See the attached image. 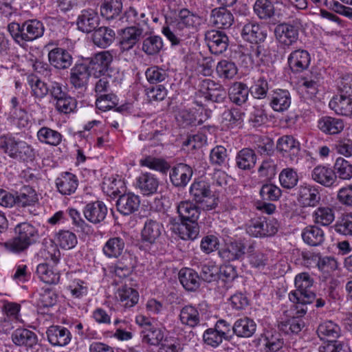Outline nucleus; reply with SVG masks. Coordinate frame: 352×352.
Segmentation results:
<instances>
[{"label": "nucleus", "mask_w": 352, "mask_h": 352, "mask_svg": "<svg viewBox=\"0 0 352 352\" xmlns=\"http://www.w3.org/2000/svg\"><path fill=\"white\" fill-rule=\"evenodd\" d=\"M256 324L254 321L249 318L238 319L232 327L233 332L241 338H250L255 332Z\"/></svg>", "instance_id": "79ce46f5"}, {"label": "nucleus", "mask_w": 352, "mask_h": 352, "mask_svg": "<svg viewBox=\"0 0 352 352\" xmlns=\"http://www.w3.org/2000/svg\"><path fill=\"white\" fill-rule=\"evenodd\" d=\"M107 212V207L100 201L89 202L85 205L83 209L85 219L94 224L102 221L105 219Z\"/></svg>", "instance_id": "ddd939ff"}, {"label": "nucleus", "mask_w": 352, "mask_h": 352, "mask_svg": "<svg viewBox=\"0 0 352 352\" xmlns=\"http://www.w3.org/2000/svg\"><path fill=\"white\" fill-rule=\"evenodd\" d=\"M58 191L63 195H70L75 192L78 186L77 177L69 172L62 173L56 179Z\"/></svg>", "instance_id": "b1692460"}, {"label": "nucleus", "mask_w": 352, "mask_h": 352, "mask_svg": "<svg viewBox=\"0 0 352 352\" xmlns=\"http://www.w3.org/2000/svg\"><path fill=\"white\" fill-rule=\"evenodd\" d=\"M241 35L245 40L256 44L264 41L267 36L266 32L258 24L253 23L243 26Z\"/></svg>", "instance_id": "58836bf2"}, {"label": "nucleus", "mask_w": 352, "mask_h": 352, "mask_svg": "<svg viewBox=\"0 0 352 352\" xmlns=\"http://www.w3.org/2000/svg\"><path fill=\"white\" fill-rule=\"evenodd\" d=\"M142 27L131 25L118 32L119 45L122 51L131 49L142 37Z\"/></svg>", "instance_id": "1a4fd4ad"}, {"label": "nucleus", "mask_w": 352, "mask_h": 352, "mask_svg": "<svg viewBox=\"0 0 352 352\" xmlns=\"http://www.w3.org/2000/svg\"><path fill=\"white\" fill-rule=\"evenodd\" d=\"M46 335L49 342L54 346H65L72 339L68 329L58 325H52L47 329Z\"/></svg>", "instance_id": "4468645a"}, {"label": "nucleus", "mask_w": 352, "mask_h": 352, "mask_svg": "<svg viewBox=\"0 0 352 352\" xmlns=\"http://www.w3.org/2000/svg\"><path fill=\"white\" fill-rule=\"evenodd\" d=\"M23 42L33 41L41 37L45 32L43 23L37 19H29L22 23Z\"/></svg>", "instance_id": "5701e85b"}, {"label": "nucleus", "mask_w": 352, "mask_h": 352, "mask_svg": "<svg viewBox=\"0 0 352 352\" xmlns=\"http://www.w3.org/2000/svg\"><path fill=\"white\" fill-rule=\"evenodd\" d=\"M256 162V155L250 148L241 150L236 157V166L242 170H250L254 167Z\"/></svg>", "instance_id": "de8ad7c7"}, {"label": "nucleus", "mask_w": 352, "mask_h": 352, "mask_svg": "<svg viewBox=\"0 0 352 352\" xmlns=\"http://www.w3.org/2000/svg\"><path fill=\"white\" fill-rule=\"evenodd\" d=\"M312 218L316 224L328 226L335 219V211L329 206H320L313 212Z\"/></svg>", "instance_id": "a18cd8bd"}, {"label": "nucleus", "mask_w": 352, "mask_h": 352, "mask_svg": "<svg viewBox=\"0 0 352 352\" xmlns=\"http://www.w3.org/2000/svg\"><path fill=\"white\" fill-rule=\"evenodd\" d=\"M254 10L260 19H269L274 13V8L271 1L268 0H256Z\"/></svg>", "instance_id": "680f3d73"}, {"label": "nucleus", "mask_w": 352, "mask_h": 352, "mask_svg": "<svg viewBox=\"0 0 352 352\" xmlns=\"http://www.w3.org/2000/svg\"><path fill=\"white\" fill-rule=\"evenodd\" d=\"M333 228L334 230L340 234L352 236V212L339 219Z\"/></svg>", "instance_id": "e2e57ef3"}, {"label": "nucleus", "mask_w": 352, "mask_h": 352, "mask_svg": "<svg viewBox=\"0 0 352 352\" xmlns=\"http://www.w3.org/2000/svg\"><path fill=\"white\" fill-rule=\"evenodd\" d=\"M15 205L19 208H26L34 206L38 201L36 190L29 186H23L15 196Z\"/></svg>", "instance_id": "72a5a7b5"}, {"label": "nucleus", "mask_w": 352, "mask_h": 352, "mask_svg": "<svg viewBox=\"0 0 352 352\" xmlns=\"http://www.w3.org/2000/svg\"><path fill=\"white\" fill-rule=\"evenodd\" d=\"M148 82L151 84H157L164 81L168 76L167 72L158 66H152L145 72Z\"/></svg>", "instance_id": "69168bd1"}, {"label": "nucleus", "mask_w": 352, "mask_h": 352, "mask_svg": "<svg viewBox=\"0 0 352 352\" xmlns=\"http://www.w3.org/2000/svg\"><path fill=\"white\" fill-rule=\"evenodd\" d=\"M210 22L218 28L227 29L232 25L234 16L223 8H216L212 11Z\"/></svg>", "instance_id": "c9c22d12"}, {"label": "nucleus", "mask_w": 352, "mask_h": 352, "mask_svg": "<svg viewBox=\"0 0 352 352\" xmlns=\"http://www.w3.org/2000/svg\"><path fill=\"white\" fill-rule=\"evenodd\" d=\"M36 273L39 278L47 284H56L60 279L59 273L54 272L47 263L39 264L36 268Z\"/></svg>", "instance_id": "864d4df0"}, {"label": "nucleus", "mask_w": 352, "mask_h": 352, "mask_svg": "<svg viewBox=\"0 0 352 352\" xmlns=\"http://www.w3.org/2000/svg\"><path fill=\"white\" fill-rule=\"evenodd\" d=\"M140 335L143 342L153 346L159 345L164 338L162 330L153 326L142 329Z\"/></svg>", "instance_id": "13d9d810"}, {"label": "nucleus", "mask_w": 352, "mask_h": 352, "mask_svg": "<svg viewBox=\"0 0 352 352\" xmlns=\"http://www.w3.org/2000/svg\"><path fill=\"white\" fill-rule=\"evenodd\" d=\"M159 186L157 178L150 173H142L136 179V187L144 195H151L155 193Z\"/></svg>", "instance_id": "a878e982"}, {"label": "nucleus", "mask_w": 352, "mask_h": 352, "mask_svg": "<svg viewBox=\"0 0 352 352\" xmlns=\"http://www.w3.org/2000/svg\"><path fill=\"white\" fill-rule=\"evenodd\" d=\"M163 232H164V228L162 223L152 219H147L141 231V239L145 243L155 244L160 241Z\"/></svg>", "instance_id": "9d476101"}, {"label": "nucleus", "mask_w": 352, "mask_h": 352, "mask_svg": "<svg viewBox=\"0 0 352 352\" xmlns=\"http://www.w3.org/2000/svg\"><path fill=\"white\" fill-rule=\"evenodd\" d=\"M179 319L183 325L195 328L200 324L202 316L196 307L188 305L180 309Z\"/></svg>", "instance_id": "cd10ccee"}, {"label": "nucleus", "mask_w": 352, "mask_h": 352, "mask_svg": "<svg viewBox=\"0 0 352 352\" xmlns=\"http://www.w3.org/2000/svg\"><path fill=\"white\" fill-rule=\"evenodd\" d=\"M202 23V19L197 14L188 9L179 11L173 25V30L170 26L162 28V32L171 42L173 45H177L182 41L185 30H196Z\"/></svg>", "instance_id": "f03ea898"}, {"label": "nucleus", "mask_w": 352, "mask_h": 352, "mask_svg": "<svg viewBox=\"0 0 352 352\" xmlns=\"http://www.w3.org/2000/svg\"><path fill=\"white\" fill-rule=\"evenodd\" d=\"M300 27V20L296 19L292 23H280L275 28L274 34L280 47L287 49L296 43Z\"/></svg>", "instance_id": "423d86ee"}, {"label": "nucleus", "mask_w": 352, "mask_h": 352, "mask_svg": "<svg viewBox=\"0 0 352 352\" xmlns=\"http://www.w3.org/2000/svg\"><path fill=\"white\" fill-rule=\"evenodd\" d=\"M140 200L138 195L133 193L122 194L116 203L117 210L123 215H129L138 211L140 207Z\"/></svg>", "instance_id": "dca6fc26"}, {"label": "nucleus", "mask_w": 352, "mask_h": 352, "mask_svg": "<svg viewBox=\"0 0 352 352\" xmlns=\"http://www.w3.org/2000/svg\"><path fill=\"white\" fill-rule=\"evenodd\" d=\"M115 298L121 307L128 309L138 303L139 294L131 287L122 286L115 292Z\"/></svg>", "instance_id": "393cba45"}, {"label": "nucleus", "mask_w": 352, "mask_h": 352, "mask_svg": "<svg viewBox=\"0 0 352 352\" xmlns=\"http://www.w3.org/2000/svg\"><path fill=\"white\" fill-rule=\"evenodd\" d=\"M311 178L324 187H331L336 183L333 168L324 165H318L314 167L311 172Z\"/></svg>", "instance_id": "6ab92c4d"}, {"label": "nucleus", "mask_w": 352, "mask_h": 352, "mask_svg": "<svg viewBox=\"0 0 352 352\" xmlns=\"http://www.w3.org/2000/svg\"><path fill=\"white\" fill-rule=\"evenodd\" d=\"M318 126L326 134L336 135L344 129V124L342 119L324 116L318 120Z\"/></svg>", "instance_id": "f704fd0d"}, {"label": "nucleus", "mask_w": 352, "mask_h": 352, "mask_svg": "<svg viewBox=\"0 0 352 352\" xmlns=\"http://www.w3.org/2000/svg\"><path fill=\"white\" fill-rule=\"evenodd\" d=\"M249 88L242 82H234L228 88V95L230 100L238 106L245 104L249 97Z\"/></svg>", "instance_id": "bb28decb"}, {"label": "nucleus", "mask_w": 352, "mask_h": 352, "mask_svg": "<svg viewBox=\"0 0 352 352\" xmlns=\"http://www.w3.org/2000/svg\"><path fill=\"white\" fill-rule=\"evenodd\" d=\"M255 249V243L246 240L234 241L227 243L219 251V256L225 261H232L243 258L245 252L251 253Z\"/></svg>", "instance_id": "0eeeda50"}, {"label": "nucleus", "mask_w": 352, "mask_h": 352, "mask_svg": "<svg viewBox=\"0 0 352 352\" xmlns=\"http://www.w3.org/2000/svg\"><path fill=\"white\" fill-rule=\"evenodd\" d=\"M57 241L59 245L65 250L72 249L78 243L76 234L69 230H60L57 234Z\"/></svg>", "instance_id": "0e129e2a"}, {"label": "nucleus", "mask_w": 352, "mask_h": 352, "mask_svg": "<svg viewBox=\"0 0 352 352\" xmlns=\"http://www.w3.org/2000/svg\"><path fill=\"white\" fill-rule=\"evenodd\" d=\"M295 309L298 316L280 321L278 324L279 330L285 334H298L305 327V322L301 317L307 313V307L295 305Z\"/></svg>", "instance_id": "6e6552de"}, {"label": "nucleus", "mask_w": 352, "mask_h": 352, "mask_svg": "<svg viewBox=\"0 0 352 352\" xmlns=\"http://www.w3.org/2000/svg\"><path fill=\"white\" fill-rule=\"evenodd\" d=\"M89 67L93 71L95 78H100L109 74L110 52L107 50L97 53L94 57L91 58Z\"/></svg>", "instance_id": "2eb2a0df"}, {"label": "nucleus", "mask_w": 352, "mask_h": 352, "mask_svg": "<svg viewBox=\"0 0 352 352\" xmlns=\"http://www.w3.org/2000/svg\"><path fill=\"white\" fill-rule=\"evenodd\" d=\"M291 102V95L286 89L274 90L270 95V104L275 111L283 112L287 110L290 107Z\"/></svg>", "instance_id": "c85d7f7f"}, {"label": "nucleus", "mask_w": 352, "mask_h": 352, "mask_svg": "<svg viewBox=\"0 0 352 352\" xmlns=\"http://www.w3.org/2000/svg\"><path fill=\"white\" fill-rule=\"evenodd\" d=\"M336 181L338 177L342 180H349L352 178V164L342 157H338L333 165Z\"/></svg>", "instance_id": "5fc2aeb1"}, {"label": "nucleus", "mask_w": 352, "mask_h": 352, "mask_svg": "<svg viewBox=\"0 0 352 352\" xmlns=\"http://www.w3.org/2000/svg\"><path fill=\"white\" fill-rule=\"evenodd\" d=\"M279 181L282 187L292 189L296 186L298 182L296 170L293 168H286L279 174Z\"/></svg>", "instance_id": "bf43d9fd"}, {"label": "nucleus", "mask_w": 352, "mask_h": 352, "mask_svg": "<svg viewBox=\"0 0 352 352\" xmlns=\"http://www.w3.org/2000/svg\"><path fill=\"white\" fill-rule=\"evenodd\" d=\"M177 230L179 237L183 240L193 241L197 239L199 234V226L197 221H182Z\"/></svg>", "instance_id": "09e8293b"}, {"label": "nucleus", "mask_w": 352, "mask_h": 352, "mask_svg": "<svg viewBox=\"0 0 352 352\" xmlns=\"http://www.w3.org/2000/svg\"><path fill=\"white\" fill-rule=\"evenodd\" d=\"M0 149L10 158L19 162H32L35 152L31 145L12 135L0 137Z\"/></svg>", "instance_id": "7ed1b4c3"}, {"label": "nucleus", "mask_w": 352, "mask_h": 352, "mask_svg": "<svg viewBox=\"0 0 352 352\" xmlns=\"http://www.w3.org/2000/svg\"><path fill=\"white\" fill-rule=\"evenodd\" d=\"M98 21L96 12L92 9H85L78 15L76 24L79 30L85 33H89L96 30Z\"/></svg>", "instance_id": "4be33fe9"}, {"label": "nucleus", "mask_w": 352, "mask_h": 352, "mask_svg": "<svg viewBox=\"0 0 352 352\" xmlns=\"http://www.w3.org/2000/svg\"><path fill=\"white\" fill-rule=\"evenodd\" d=\"M287 61L292 71L299 73L308 68L311 57L307 50H296L289 54Z\"/></svg>", "instance_id": "412c9836"}, {"label": "nucleus", "mask_w": 352, "mask_h": 352, "mask_svg": "<svg viewBox=\"0 0 352 352\" xmlns=\"http://www.w3.org/2000/svg\"><path fill=\"white\" fill-rule=\"evenodd\" d=\"M91 76L90 68L85 63L76 64L70 71L69 80L77 89L85 87Z\"/></svg>", "instance_id": "f3484780"}, {"label": "nucleus", "mask_w": 352, "mask_h": 352, "mask_svg": "<svg viewBox=\"0 0 352 352\" xmlns=\"http://www.w3.org/2000/svg\"><path fill=\"white\" fill-rule=\"evenodd\" d=\"M67 211L77 232H81L85 235L93 232L92 227L82 218L79 211L74 208H69Z\"/></svg>", "instance_id": "4d7b16f0"}, {"label": "nucleus", "mask_w": 352, "mask_h": 352, "mask_svg": "<svg viewBox=\"0 0 352 352\" xmlns=\"http://www.w3.org/2000/svg\"><path fill=\"white\" fill-rule=\"evenodd\" d=\"M58 295L53 289L48 287H43L38 294L37 304L40 307H50L56 305Z\"/></svg>", "instance_id": "052dcab7"}, {"label": "nucleus", "mask_w": 352, "mask_h": 352, "mask_svg": "<svg viewBox=\"0 0 352 352\" xmlns=\"http://www.w3.org/2000/svg\"><path fill=\"white\" fill-rule=\"evenodd\" d=\"M163 47V42L160 36H153L143 41L142 50L148 55H155L160 52Z\"/></svg>", "instance_id": "774afa93"}, {"label": "nucleus", "mask_w": 352, "mask_h": 352, "mask_svg": "<svg viewBox=\"0 0 352 352\" xmlns=\"http://www.w3.org/2000/svg\"><path fill=\"white\" fill-rule=\"evenodd\" d=\"M192 176V168L183 163L178 164L170 173L172 184L176 187L186 186Z\"/></svg>", "instance_id": "aec40b11"}, {"label": "nucleus", "mask_w": 352, "mask_h": 352, "mask_svg": "<svg viewBox=\"0 0 352 352\" xmlns=\"http://www.w3.org/2000/svg\"><path fill=\"white\" fill-rule=\"evenodd\" d=\"M216 72L219 78L231 80L237 74L238 68L234 62L223 59L217 63Z\"/></svg>", "instance_id": "603ef678"}, {"label": "nucleus", "mask_w": 352, "mask_h": 352, "mask_svg": "<svg viewBox=\"0 0 352 352\" xmlns=\"http://www.w3.org/2000/svg\"><path fill=\"white\" fill-rule=\"evenodd\" d=\"M193 200L203 210H212L218 205V199L210 190V185L204 181L194 182L190 188Z\"/></svg>", "instance_id": "39448f33"}, {"label": "nucleus", "mask_w": 352, "mask_h": 352, "mask_svg": "<svg viewBox=\"0 0 352 352\" xmlns=\"http://www.w3.org/2000/svg\"><path fill=\"white\" fill-rule=\"evenodd\" d=\"M50 63L58 69H65L72 64V56L65 49L55 47L48 53Z\"/></svg>", "instance_id": "a211bd4d"}, {"label": "nucleus", "mask_w": 352, "mask_h": 352, "mask_svg": "<svg viewBox=\"0 0 352 352\" xmlns=\"http://www.w3.org/2000/svg\"><path fill=\"white\" fill-rule=\"evenodd\" d=\"M317 334L320 340H335L341 335L340 327L331 320H326L319 324Z\"/></svg>", "instance_id": "4c0bfd02"}, {"label": "nucleus", "mask_w": 352, "mask_h": 352, "mask_svg": "<svg viewBox=\"0 0 352 352\" xmlns=\"http://www.w3.org/2000/svg\"><path fill=\"white\" fill-rule=\"evenodd\" d=\"M13 342L19 346H25L32 348L37 344L36 335L26 329H17L12 334Z\"/></svg>", "instance_id": "a19ab883"}, {"label": "nucleus", "mask_w": 352, "mask_h": 352, "mask_svg": "<svg viewBox=\"0 0 352 352\" xmlns=\"http://www.w3.org/2000/svg\"><path fill=\"white\" fill-rule=\"evenodd\" d=\"M179 280L187 291H195L200 286V277L190 268H183L179 272Z\"/></svg>", "instance_id": "e433bc0d"}, {"label": "nucleus", "mask_w": 352, "mask_h": 352, "mask_svg": "<svg viewBox=\"0 0 352 352\" xmlns=\"http://www.w3.org/2000/svg\"><path fill=\"white\" fill-rule=\"evenodd\" d=\"M261 342L265 352H277L284 345V340L280 333L266 331L262 334Z\"/></svg>", "instance_id": "ea45409f"}, {"label": "nucleus", "mask_w": 352, "mask_h": 352, "mask_svg": "<svg viewBox=\"0 0 352 352\" xmlns=\"http://www.w3.org/2000/svg\"><path fill=\"white\" fill-rule=\"evenodd\" d=\"M200 206L190 201H180L177 206V213L182 221H197L200 215Z\"/></svg>", "instance_id": "473e14b6"}, {"label": "nucleus", "mask_w": 352, "mask_h": 352, "mask_svg": "<svg viewBox=\"0 0 352 352\" xmlns=\"http://www.w3.org/2000/svg\"><path fill=\"white\" fill-rule=\"evenodd\" d=\"M278 228L271 222L261 219H254L248 225L246 232L254 237H265L275 234Z\"/></svg>", "instance_id": "9b49d317"}, {"label": "nucleus", "mask_w": 352, "mask_h": 352, "mask_svg": "<svg viewBox=\"0 0 352 352\" xmlns=\"http://www.w3.org/2000/svg\"><path fill=\"white\" fill-rule=\"evenodd\" d=\"M305 243L311 246L321 245L324 241V234L322 229L316 226L306 227L302 232Z\"/></svg>", "instance_id": "37998d69"}, {"label": "nucleus", "mask_w": 352, "mask_h": 352, "mask_svg": "<svg viewBox=\"0 0 352 352\" xmlns=\"http://www.w3.org/2000/svg\"><path fill=\"white\" fill-rule=\"evenodd\" d=\"M221 270L213 262L209 261L201 266L200 280L207 283L217 281L220 278Z\"/></svg>", "instance_id": "6e6d98bb"}, {"label": "nucleus", "mask_w": 352, "mask_h": 352, "mask_svg": "<svg viewBox=\"0 0 352 352\" xmlns=\"http://www.w3.org/2000/svg\"><path fill=\"white\" fill-rule=\"evenodd\" d=\"M210 162L212 165L226 166L228 162L227 150L222 146L213 148L210 153Z\"/></svg>", "instance_id": "338daca9"}, {"label": "nucleus", "mask_w": 352, "mask_h": 352, "mask_svg": "<svg viewBox=\"0 0 352 352\" xmlns=\"http://www.w3.org/2000/svg\"><path fill=\"white\" fill-rule=\"evenodd\" d=\"M140 165L162 173H166L170 168V165L166 160L153 157L151 155H145V156L140 160Z\"/></svg>", "instance_id": "3c124183"}, {"label": "nucleus", "mask_w": 352, "mask_h": 352, "mask_svg": "<svg viewBox=\"0 0 352 352\" xmlns=\"http://www.w3.org/2000/svg\"><path fill=\"white\" fill-rule=\"evenodd\" d=\"M148 21V18L146 16L144 12H138L131 7L118 21L115 22V24L121 22L122 23L135 24L136 27H142V25L147 24Z\"/></svg>", "instance_id": "c03bdc74"}, {"label": "nucleus", "mask_w": 352, "mask_h": 352, "mask_svg": "<svg viewBox=\"0 0 352 352\" xmlns=\"http://www.w3.org/2000/svg\"><path fill=\"white\" fill-rule=\"evenodd\" d=\"M202 87L206 90L204 94L207 100L217 103L223 102L225 100L227 93L221 85L207 79L203 81Z\"/></svg>", "instance_id": "7c9ffc66"}, {"label": "nucleus", "mask_w": 352, "mask_h": 352, "mask_svg": "<svg viewBox=\"0 0 352 352\" xmlns=\"http://www.w3.org/2000/svg\"><path fill=\"white\" fill-rule=\"evenodd\" d=\"M37 138L41 143L56 146L62 142L63 135L57 131L43 126L38 131Z\"/></svg>", "instance_id": "49530a36"}, {"label": "nucleus", "mask_w": 352, "mask_h": 352, "mask_svg": "<svg viewBox=\"0 0 352 352\" xmlns=\"http://www.w3.org/2000/svg\"><path fill=\"white\" fill-rule=\"evenodd\" d=\"M206 40L211 53L216 55L224 52L228 46V37L223 32L214 30L208 31Z\"/></svg>", "instance_id": "f8f14e48"}, {"label": "nucleus", "mask_w": 352, "mask_h": 352, "mask_svg": "<svg viewBox=\"0 0 352 352\" xmlns=\"http://www.w3.org/2000/svg\"><path fill=\"white\" fill-rule=\"evenodd\" d=\"M329 106L337 114L344 116L352 115V98L350 96L341 94L336 95L329 101Z\"/></svg>", "instance_id": "c756f323"}, {"label": "nucleus", "mask_w": 352, "mask_h": 352, "mask_svg": "<svg viewBox=\"0 0 352 352\" xmlns=\"http://www.w3.org/2000/svg\"><path fill=\"white\" fill-rule=\"evenodd\" d=\"M320 195L317 188L311 186H300L298 200L303 207H314L320 201Z\"/></svg>", "instance_id": "2f4dec72"}, {"label": "nucleus", "mask_w": 352, "mask_h": 352, "mask_svg": "<svg viewBox=\"0 0 352 352\" xmlns=\"http://www.w3.org/2000/svg\"><path fill=\"white\" fill-rule=\"evenodd\" d=\"M14 236L3 243L9 252L19 254L36 243L39 238L38 229L30 222L16 224L14 228Z\"/></svg>", "instance_id": "f257e3e1"}, {"label": "nucleus", "mask_w": 352, "mask_h": 352, "mask_svg": "<svg viewBox=\"0 0 352 352\" xmlns=\"http://www.w3.org/2000/svg\"><path fill=\"white\" fill-rule=\"evenodd\" d=\"M28 84L31 88V94L36 98L42 99L49 93L47 85L35 75L28 76Z\"/></svg>", "instance_id": "8fccbe9b"}, {"label": "nucleus", "mask_w": 352, "mask_h": 352, "mask_svg": "<svg viewBox=\"0 0 352 352\" xmlns=\"http://www.w3.org/2000/svg\"><path fill=\"white\" fill-rule=\"evenodd\" d=\"M313 284L314 279L309 273L298 274L294 279L296 289L289 294V300L302 307L313 302L316 298V294L311 289Z\"/></svg>", "instance_id": "20e7f679"}]
</instances>
